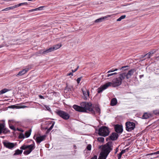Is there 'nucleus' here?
Here are the masks:
<instances>
[{"mask_svg": "<svg viewBox=\"0 0 159 159\" xmlns=\"http://www.w3.org/2000/svg\"><path fill=\"white\" fill-rule=\"evenodd\" d=\"M123 79H124L122 78L121 74H120L118 78L113 79L112 82H107L98 88L97 89L98 93H101L104 90L106 89L111 85L113 87H116L120 85L121 84L122 81Z\"/></svg>", "mask_w": 159, "mask_h": 159, "instance_id": "obj_1", "label": "nucleus"}, {"mask_svg": "<svg viewBox=\"0 0 159 159\" xmlns=\"http://www.w3.org/2000/svg\"><path fill=\"white\" fill-rule=\"evenodd\" d=\"M81 106L74 105L73 108L76 111L81 112H87V111L91 113L95 114V112L92 108L91 104L86 102H83L80 104Z\"/></svg>", "mask_w": 159, "mask_h": 159, "instance_id": "obj_2", "label": "nucleus"}, {"mask_svg": "<svg viewBox=\"0 0 159 159\" xmlns=\"http://www.w3.org/2000/svg\"><path fill=\"white\" fill-rule=\"evenodd\" d=\"M101 147L102 150L98 159H106L109 153L112 150V143L109 142L106 144L100 146L99 148Z\"/></svg>", "mask_w": 159, "mask_h": 159, "instance_id": "obj_3", "label": "nucleus"}, {"mask_svg": "<svg viewBox=\"0 0 159 159\" xmlns=\"http://www.w3.org/2000/svg\"><path fill=\"white\" fill-rule=\"evenodd\" d=\"M34 148V143L30 145H23L20 147V149L25 150L23 153L25 155L30 154Z\"/></svg>", "mask_w": 159, "mask_h": 159, "instance_id": "obj_4", "label": "nucleus"}, {"mask_svg": "<svg viewBox=\"0 0 159 159\" xmlns=\"http://www.w3.org/2000/svg\"><path fill=\"white\" fill-rule=\"evenodd\" d=\"M110 131L107 127L103 126L100 127L98 130V134L99 135L104 137L108 135Z\"/></svg>", "mask_w": 159, "mask_h": 159, "instance_id": "obj_5", "label": "nucleus"}, {"mask_svg": "<svg viewBox=\"0 0 159 159\" xmlns=\"http://www.w3.org/2000/svg\"><path fill=\"white\" fill-rule=\"evenodd\" d=\"M19 124V122H16L13 120H8V124L10 128L14 131L18 130L20 131V129L19 128H16L15 126L16 127Z\"/></svg>", "mask_w": 159, "mask_h": 159, "instance_id": "obj_6", "label": "nucleus"}, {"mask_svg": "<svg viewBox=\"0 0 159 159\" xmlns=\"http://www.w3.org/2000/svg\"><path fill=\"white\" fill-rule=\"evenodd\" d=\"M57 114L65 120L69 119L70 116L67 112L61 110H58L56 112Z\"/></svg>", "mask_w": 159, "mask_h": 159, "instance_id": "obj_7", "label": "nucleus"}, {"mask_svg": "<svg viewBox=\"0 0 159 159\" xmlns=\"http://www.w3.org/2000/svg\"><path fill=\"white\" fill-rule=\"evenodd\" d=\"M135 70L134 69H132L129 70L127 74L125 73H121V76L123 79H125V78L127 79L130 78L131 76L133 75Z\"/></svg>", "mask_w": 159, "mask_h": 159, "instance_id": "obj_8", "label": "nucleus"}, {"mask_svg": "<svg viewBox=\"0 0 159 159\" xmlns=\"http://www.w3.org/2000/svg\"><path fill=\"white\" fill-rule=\"evenodd\" d=\"M10 133V131L5 127V123H0V134L3 133L6 134Z\"/></svg>", "mask_w": 159, "mask_h": 159, "instance_id": "obj_9", "label": "nucleus"}, {"mask_svg": "<svg viewBox=\"0 0 159 159\" xmlns=\"http://www.w3.org/2000/svg\"><path fill=\"white\" fill-rule=\"evenodd\" d=\"M126 129L128 131H130L135 128V124L133 122H127L125 123Z\"/></svg>", "mask_w": 159, "mask_h": 159, "instance_id": "obj_10", "label": "nucleus"}, {"mask_svg": "<svg viewBox=\"0 0 159 159\" xmlns=\"http://www.w3.org/2000/svg\"><path fill=\"white\" fill-rule=\"evenodd\" d=\"M61 46V44H57L55 45H54L53 47H51L49 48V49L44 51L43 52V54H46L47 53L51 52L52 51L55 50L60 48Z\"/></svg>", "mask_w": 159, "mask_h": 159, "instance_id": "obj_11", "label": "nucleus"}, {"mask_svg": "<svg viewBox=\"0 0 159 159\" xmlns=\"http://www.w3.org/2000/svg\"><path fill=\"white\" fill-rule=\"evenodd\" d=\"M4 147L9 149H11L16 146V144L10 143L7 140H5L2 142Z\"/></svg>", "mask_w": 159, "mask_h": 159, "instance_id": "obj_12", "label": "nucleus"}, {"mask_svg": "<svg viewBox=\"0 0 159 159\" xmlns=\"http://www.w3.org/2000/svg\"><path fill=\"white\" fill-rule=\"evenodd\" d=\"M115 129L116 132L118 133H121L123 131L122 126L119 125H115Z\"/></svg>", "mask_w": 159, "mask_h": 159, "instance_id": "obj_13", "label": "nucleus"}, {"mask_svg": "<svg viewBox=\"0 0 159 159\" xmlns=\"http://www.w3.org/2000/svg\"><path fill=\"white\" fill-rule=\"evenodd\" d=\"M119 136V135L116 133H113L112 134L109 136L110 139L114 141L116 140Z\"/></svg>", "mask_w": 159, "mask_h": 159, "instance_id": "obj_14", "label": "nucleus"}, {"mask_svg": "<svg viewBox=\"0 0 159 159\" xmlns=\"http://www.w3.org/2000/svg\"><path fill=\"white\" fill-rule=\"evenodd\" d=\"M45 137L46 136L45 135L42 136H38L36 138L35 140L38 143H40L41 142L44 140Z\"/></svg>", "mask_w": 159, "mask_h": 159, "instance_id": "obj_15", "label": "nucleus"}, {"mask_svg": "<svg viewBox=\"0 0 159 159\" xmlns=\"http://www.w3.org/2000/svg\"><path fill=\"white\" fill-rule=\"evenodd\" d=\"M128 149L129 148H127L123 150H122L121 152L118 154V159H120L123 153H125L126 151H128Z\"/></svg>", "mask_w": 159, "mask_h": 159, "instance_id": "obj_16", "label": "nucleus"}, {"mask_svg": "<svg viewBox=\"0 0 159 159\" xmlns=\"http://www.w3.org/2000/svg\"><path fill=\"white\" fill-rule=\"evenodd\" d=\"M117 102V100L116 98H114L111 99L110 105L111 106H114L116 105Z\"/></svg>", "mask_w": 159, "mask_h": 159, "instance_id": "obj_17", "label": "nucleus"}, {"mask_svg": "<svg viewBox=\"0 0 159 159\" xmlns=\"http://www.w3.org/2000/svg\"><path fill=\"white\" fill-rule=\"evenodd\" d=\"M155 52L154 51H151L148 53L147 54H145L144 56H142V57L143 58L144 57L146 56H147V57L148 58H150V57L152 56L153 54Z\"/></svg>", "mask_w": 159, "mask_h": 159, "instance_id": "obj_18", "label": "nucleus"}, {"mask_svg": "<svg viewBox=\"0 0 159 159\" xmlns=\"http://www.w3.org/2000/svg\"><path fill=\"white\" fill-rule=\"evenodd\" d=\"M110 17V16L109 15H108V16H105L104 17L100 18L99 19L96 20L95 21V22L96 23H98V22H101L104 20V19L106 18L107 17Z\"/></svg>", "mask_w": 159, "mask_h": 159, "instance_id": "obj_19", "label": "nucleus"}, {"mask_svg": "<svg viewBox=\"0 0 159 159\" xmlns=\"http://www.w3.org/2000/svg\"><path fill=\"white\" fill-rule=\"evenodd\" d=\"M29 70L28 68L26 67L25 69H23L22 70L20 71V75H23L27 72Z\"/></svg>", "mask_w": 159, "mask_h": 159, "instance_id": "obj_20", "label": "nucleus"}, {"mask_svg": "<svg viewBox=\"0 0 159 159\" xmlns=\"http://www.w3.org/2000/svg\"><path fill=\"white\" fill-rule=\"evenodd\" d=\"M52 125L47 130L46 132L47 133H49L52 129L55 124V122L52 121Z\"/></svg>", "mask_w": 159, "mask_h": 159, "instance_id": "obj_21", "label": "nucleus"}, {"mask_svg": "<svg viewBox=\"0 0 159 159\" xmlns=\"http://www.w3.org/2000/svg\"><path fill=\"white\" fill-rule=\"evenodd\" d=\"M31 129H30L28 131H26L25 134V137H26V138L29 137L31 134Z\"/></svg>", "mask_w": 159, "mask_h": 159, "instance_id": "obj_22", "label": "nucleus"}, {"mask_svg": "<svg viewBox=\"0 0 159 159\" xmlns=\"http://www.w3.org/2000/svg\"><path fill=\"white\" fill-rule=\"evenodd\" d=\"M94 109L96 113H98V115L100 114V109L98 106H96L95 107Z\"/></svg>", "mask_w": 159, "mask_h": 159, "instance_id": "obj_23", "label": "nucleus"}, {"mask_svg": "<svg viewBox=\"0 0 159 159\" xmlns=\"http://www.w3.org/2000/svg\"><path fill=\"white\" fill-rule=\"evenodd\" d=\"M9 90V89L6 88L2 89L0 91V95L6 93Z\"/></svg>", "mask_w": 159, "mask_h": 159, "instance_id": "obj_24", "label": "nucleus"}, {"mask_svg": "<svg viewBox=\"0 0 159 159\" xmlns=\"http://www.w3.org/2000/svg\"><path fill=\"white\" fill-rule=\"evenodd\" d=\"M125 17H126V16L125 15L122 16L117 20V21H120L122 20L125 18Z\"/></svg>", "mask_w": 159, "mask_h": 159, "instance_id": "obj_25", "label": "nucleus"}, {"mask_svg": "<svg viewBox=\"0 0 159 159\" xmlns=\"http://www.w3.org/2000/svg\"><path fill=\"white\" fill-rule=\"evenodd\" d=\"M19 6H20V3H19L18 4H17V5H15L13 6L10 7H9V8L10 10L16 8L17 7Z\"/></svg>", "mask_w": 159, "mask_h": 159, "instance_id": "obj_26", "label": "nucleus"}, {"mask_svg": "<svg viewBox=\"0 0 159 159\" xmlns=\"http://www.w3.org/2000/svg\"><path fill=\"white\" fill-rule=\"evenodd\" d=\"M142 117L143 118L146 119L148 118L149 117V116L147 113H145L143 114Z\"/></svg>", "mask_w": 159, "mask_h": 159, "instance_id": "obj_27", "label": "nucleus"}, {"mask_svg": "<svg viewBox=\"0 0 159 159\" xmlns=\"http://www.w3.org/2000/svg\"><path fill=\"white\" fill-rule=\"evenodd\" d=\"M19 154H20V150L17 149L15 151V153L13 155L16 156Z\"/></svg>", "mask_w": 159, "mask_h": 159, "instance_id": "obj_28", "label": "nucleus"}, {"mask_svg": "<svg viewBox=\"0 0 159 159\" xmlns=\"http://www.w3.org/2000/svg\"><path fill=\"white\" fill-rule=\"evenodd\" d=\"M98 140L99 142H103L104 139L103 137H98Z\"/></svg>", "mask_w": 159, "mask_h": 159, "instance_id": "obj_29", "label": "nucleus"}, {"mask_svg": "<svg viewBox=\"0 0 159 159\" xmlns=\"http://www.w3.org/2000/svg\"><path fill=\"white\" fill-rule=\"evenodd\" d=\"M9 108H20V107H18L17 106H16L15 105H11V106H10L9 107Z\"/></svg>", "mask_w": 159, "mask_h": 159, "instance_id": "obj_30", "label": "nucleus"}, {"mask_svg": "<svg viewBox=\"0 0 159 159\" xmlns=\"http://www.w3.org/2000/svg\"><path fill=\"white\" fill-rule=\"evenodd\" d=\"M117 74V73L116 72L114 73H111V74H109L107 75L106 76L107 77H109V76H112L114 75H116Z\"/></svg>", "mask_w": 159, "mask_h": 159, "instance_id": "obj_31", "label": "nucleus"}, {"mask_svg": "<svg viewBox=\"0 0 159 159\" xmlns=\"http://www.w3.org/2000/svg\"><path fill=\"white\" fill-rule=\"evenodd\" d=\"M159 154V151H157V152H153V153L148 154V155H153V154Z\"/></svg>", "mask_w": 159, "mask_h": 159, "instance_id": "obj_32", "label": "nucleus"}, {"mask_svg": "<svg viewBox=\"0 0 159 159\" xmlns=\"http://www.w3.org/2000/svg\"><path fill=\"white\" fill-rule=\"evenodd\" d=\"M86 149L88 150H91V144H89L86 147Z\"/></svg>", "mask_w": 159, "mask_h": 159, "instance_id": "obj_33", "label": "nucleus"}, {"mask_svg": "<svg viewBox=\"0 0 159 159\" xmlns=\"http://www.w3.org/2000/svg\"><path fill=\"white\" fill-rule=\"evenodd\" d=\"M82 77L78 78L77 80V82L78 84H79L80 82V81L82 78Z\"/></svg>", "mask_w": 159, "mask_h": 159, "instance_id": "obj_34", "label": "nucleus"}, {"mask_svg": "<svg viewBox=\"0 0 159 159\" xmlns=\"http://www.w3.org/2000/svg\"><path fill=\"white\" fill-rule=\"evenodd\" d=\"M25 135L24 134H23L22 133H20V139H24V138H25Z\"/></svg>", "mask_w": 159, "mask_h": 159, "instance_id": "obj_35", "label": "nucleus"}, {"mask_svg": "<svg viewBox=\"0 0 159 159\" xmlns=\"http://www.w3.org/2000/svg\"><path fill=\"white\" fill-rule=\"evenodd\" d=\"M45 6H41L38 8H37L39 9H37V10H42L43 8Z\"/></svg>", "mask_w": 159, "mask_h": 159, "instance_id": "obj_36", "label": "nucleus"}, {"mask_svg": "<svg viewBox=\"0 0 159 159\" xmlns=\"http://www.w3.org/2000/svg\"><path fill=\"white\" fill-rule=\"evenodd\" d=\"M45 107L47 110H48L50 111H51V110L49 106H45Z\"/></svg>", "mask_w": 159, "mask_h": 159, "instance_id": "obj_37", "label": "nucleus"}, {"mask_svg": "<svg viewBox=\"0 0 159 159\" xmlns=\"http://www.w3.org/2000/svg\"><path fill=\"white\" fill-rule=\"evenodd\" d=\"M83 93L84 94V95L85 96H86V95H88V96H89V91H87V94L84 93V91H83Z\"/></svg>", "mask_w": 159, "mask_h": 159, "instance_id": "obj_38", "label": "nucleus"}, {"mask_svg": "<svg viewBox=\"0 0 159 159\" xmlns=\"http://www.w3.org/2000/svg\"><path fill=\"white\" fill-rule=\"evenodd\" d=\"M24 5H27V2H24V3H20V6Z\"/></svg>", "mask_w": 159, "mask_h": 159, "instance_id": "obj_39", "label": "nucleus"}, {"mask_svg": "<svg viewBox=\"0 0 159 159\" xmlns=\"http://www.w3.org/2000/svg\"><path fill=\"white\" fill-rule=\"evenodd\" d=\"M27 107L25 106L21 105H20V108H24Z\"/></svg>", "mask_w": 159, "mask_h": 159, "instance_id": "obj_40", "label": "nucleus"}, {"mask_svg": "<svg viewBox=\"0 0 159 159\" xmlns=\"http://www.w3.org/2000/svg\"><path fill=\"white\" fill-rule=\"evenodd\" d=\"M97 156L96 155H95L93 157H92L91 159H97Z\"/></svg>", "mask_w": 159, "mask_h": 159, "instance_id": "obj_41", "label": "nucleus"}, {"mask_svg": "<svg viewBox=\"0 0 159 159\" xmlns=\"http://www.w3.org/2000/svg\"><path fill=\"white\" fill-rule=\"evenodd\" d=\"M128 67V66H123L120 69V70H124V68H125Z\"/></svg>", "mask_w": 159, "mask_h": 159, "instance_id": "obj_42", "label": "nucleus"}, {"mask_svg": "<svg viewBox=\"0 0 159 159\" xmlns=\"http://www.w3.org/2000/svg\"><path fill=\"white\" fill-rule=\"evenodd\" d=\"M9 10H10V9H9V7H7V8L5 9H3L2 11H6Z\"/></svg>", "mask_w": 159, "mask_h": 159, "instance_id": "obj_43", "label": "nucleus"}, {"mask_svg": "<svg viewBox=\"0 0 159 159\" xmlns=\"http://www.w3.org/2000/svg\"><path fill=\"white\" fill-rule=\"evenodd\" d=\"M114 70H113V69H111V70H109V71L107 72V73H111V72H114Z\"/></svg>", "mask_w": 159, "mask_h": 159, "instance_id": "obj_44", "label": "nucleus"}, {"mask_svg": "<svg viewBox=\"0 0 159 159\" xmlns=\"http://www.w3.org/2000/svg\"><path fill=\"white\" fill-rule=\"evenodd\" d=\"M39 98L41 99H44V98L43 96H42L41 95H39Z\"/></svg>", "mask_w": 159, "mask_h": 159, "instance_id": "obj_45", "label": "nucleus"}, {"mask_svg": "<svg viewBox=\"0 0 159 159\" xmlns=\"http://www.w3.org/2000/svg\"><path fill=\"white\" fill-rule=\"evenodd\" d=\"M67 75H69V76H70V75H73V73H72H72L70 72V73H69V74H67Z\"/></svg>", "mask_w": 159, "mask_h": 159, "instance_id": "obj_46", "label": "nucleus"}, {"mask_svg": "<svg viewBox=\"0 0 159 159\" xmlns=\"http://www.w3.org/2000/svg\"><path fill=\"white\" fill-rule=\"evenodd\" d=\"M77 70V69H75L74 70H72V73H74V72H75V71H76Z\"/></svg>", "mask_w": 159, "mask_h": 159, "instance_id": "obj_47", "label": "nucleus"}, {"mask_svg": "<svg viewBox=\"0 0 159 159\" xmlns=\"http://www.w3.org/2000/svg\"><path fill=\"white\" fill-rule=\"evenodd\" d=\"M37 9H39L36 8H35V9H32V10H33V11H37Z\"/></svg>", "mask_w": 159, "mask_h": 159, "instance_id": "obj_48", "label": "nucleus"}, {"mask_svg": "<svg viewBox=\"0 0 159 159\" xmlns=\"http://www.w3.org/2000/svg\"><path fill=\"white\" fill-rule=\"evenodd\" d=\"M144 76V75H141L139 76V78L140 79H141L142 77H143Z\"/></svg>", "mask_w": 159, "mask_h": 159, "instance_id": "obj_49", "label": "nucleus"}, {"mask_svg": "<svg viewBox=\"0 0 159 159\" xmlns=\"http://www.w3.org/2000/svg\"><path fill=\"white\" fill-rule=\"evenodd\" d=\"M118 148H116V152H115V153H116L117 152V151H118Z\"/></svg>", "mask_w": 159, "mask_h": 159, "instance_id": "obj_50", "label": "nucleus"}, {"mask_svg": "<svg viewBox=\"0 0 159 159\" xmlns=\"http://www.w3.org/2000/svg\"><path fill=\"white\" fill-rule=\"evenodd\" d=\"M20 75V71L18 73V74H17V75H16L17 76H19V75Z\"/></svg>", "mask_w": 159, "mask_h": 159, "instance_id": "obj_51", "label": "nucleus"}, {"mask_svg": "<svg viewBox=\"0 0 159 159\" xmlns=\"http://www.w3.org/2000/svg\"><path fill=\"white\" fill-rule=\"evenodd\" d=\"M32 11H33V10H30L28 11V12H32Z\"/></svg>", "mask_w": 159, "mask_h": 159, "instance_id": "obj_52", "label": "nucleus"}, {"mask_svg": "<svg viewBox=\"0 0 159 159\" xmlns=\"http://www.w3.org/2000/svg\"><path fill=\"white\" fill-rule=\"evenodd\" d=\"M18 138L19 139H20V134H18Z\"/></svg>", "mask_w": 159, "mask_h": 159, "instance_id": "obj_53", "label": "nucleus"}, {"mask_svg": "<svg viewBox=\"0 0 159 159\" xmlns=\"http://www.w3.org/2000/svg\"><path fill=\"white\" fill-rule=\"evenodd\" d=\"M117 70H118V69H115V70H114V71H117Z\"/></svg>", "mask_w": 159, "mask_h": 159, "instance_id": "obj_54", "label": "nucleus"}, {"mask_svg": "<svg viewBox=\"0 0 159 159\" xmlns=\"http://www.w3.org/2000/svg\"><path fill=\"white\" fill-rule=\"evenodd\" d=\"M23 131L24 130L23 129H20V132H23Z\"/></svg>", "mask_w": 159, "mask_h": 159, "instance_id": "obj_55", "label": "nucleus"}, {"mask_svg": "<svg viewBox=\"0 0 159 159\" xmlns=\"http://www.w3.org/2000/svg\"><path fill=\"white\" fill-rule=\"evenodd\" d=\"M79 66H78L77 68L76 69H77V70L79 68Z\"/></svg>", "mask_w": 159, "mask_h": 159, "instance_id": "obj_56", "label": "nucleus"}, {"mask_svg": "<svg viewBox=\"0 0 159 159\" xmlns=\"http://www.w3.org/2000/svg\"><path fill=\"white\" fill-rule=\"evenodd\" d=\"M22 150H20V154L22 153Z\"/></svg>", "mask_w": 159, "mask_h": 159, "instance_id": "obj_57", "label": "nucleus"}, {"mask_svg": "<svg viewBox=\"0 0 159 159\" xmlns=\"http://www.w3.org/2000/svg\"><path fill=\"white\" fill-rule=\"evenodd\" d=\"M3 46V45H0V48H1V47H2Z\"/></svg>", "mask_w": 159, "mask_h": 159, "instance_id": "obj_58", "label": "nucleus"}, {"mask_svg": "<svg viewBox=\"0 0 159 159\" xmlns=\"http://www.w3.org/2000/svg\"><path fill=\"white\" fill-rule=\"evenodd\" d=\"M1 137V138H4V136H1V137Z\"/></svg>", "mask_w": 159, "mask_h": 159, "instance_id": "obj_59", "label": "nucleus"}, {"mask_svg": "<svg viewBox=\"0 0 159 159\" xmlns=\"http://www.w3.org/2000/svg\"><path fill=\"white\" fill-rule=\"evenodd\" d=\"M54 93H56V92H54Z\"/></svg>", "mask_w": 159, "mask_h": 159, "instance_id": "obj_60", "label": "nucleus"}, {"mask_svg": "<svg viewBox=\"0 0 159 159\" xmlns=\"http://www.w3.org/2000/svg\"><path fill=\"white\" fill-rule=\"evenodd\" d=\"M106 140H107V139H106Z\"/></svg>", "mask_w": 159, "mask_h": 159, "instance_id": "obj_61", "label": "nucleus"}, {"mask_svg": "<svg viewBox=\"0 0 159 159\" xmlns=\"http://www.w3.org/2000/svg\"><path fill=\"white\" fill-rule=\"evenodd\" d=\"M74 147H76V146L75 145Z\"/></svg>", "mask_w": 159, "mask_h": 159, "instance_id": "obj_62", "label": "nucleus"}]
</instances>
